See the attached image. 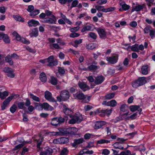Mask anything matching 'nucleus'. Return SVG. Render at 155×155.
<instances>
[{
    "label": "nucleus",
    "mask_w": 155,
    "mask_h": 155,
    "mask_svg": "<svg viewBox=\"0 0 155 155\" xmlns=\"http://www.w3.org/2000/svg\"><path fill=\"white\" fill-rule=\"evenodd\" d=\"M8 95V92L7 91H4L3 92L0 93V97L2 99H5Z\"/></svg>",
    "instance_id": "2f4dec72"
},
{
    "label": "nucleus",
    "mask_w": 155,
    "mask_h": 155,
    "mask_svg": "<svg viewBox=\"0 0 155 155\" xmlns=\"http://www.w3.org/2000/svg\"><path fill=\"white\" fill-rule=\"evenodd\" d=\"M82 42V39L77 40L74 41V43H72L71 45L74 47L77 48L78 46V45L81 44Z\"/></svg>",
    "instance_id": "c85d7f7f"
},
{
    "label": "nucleus",
    "mask_w": 155,
    "mask_h": 155,
    "mask_svg": "<svg viewBox=\"0 0 155 155\" xmlns=\"http://www.w3.org/2000/svg\"><path fill=\"white\" fill-rule=\"evenodd\" d=\"M15 95H12L11 96H9L4 101L3 103L8 106L10 102L15 97Z\"/></svg>",
    "instance_id": "4be33fe9"
},
{
    "label": "nucleus",
    "mask_w": 155,
    "mask_h": 155,
    "mask_svg": "<svg viewBox=\"0 0 155 155\" xmlns=\"http://www.w3.org/2000/svg\"><path fill=\"white\" fill-rule=\"evenodd\" d=\"M115 9V8L114 7L109 8H105L104 12H112Z\"/></svg>",
    "instance_id": "052dcab7"
},
{
    "label": "nucleus",
    "mask_w": 155,
    "mask_h": 155,
    "mask_svg": "<svg viewBox=\"0 0 155 155\" xmlns=\"http://www.w3.org/2000/svg\"><path fill=\"white\" fill-rule=\"evenodd\" d=\"M113 111V109L111 108L110 109H107L101 110L100 111V113L104 114L105 115L107 116L110 115L111 113Z\"/></svg>",
    "instance_id": "a211bd4d"
},
{
    "label": "nucleus",
    "mask_w": 155,
    "mask_h": 155,
    "mask_svg": "<svg viewBox=\"0 0 155 155\" xmlns=\"http://www.w3.org/2000/svg\"><path fill=\"white\" fill-rule=\"evenodd\" d=\"M115 96V94L112 93L109 94H106L105 96V98L107 99H110L113 98Z\"/></svg>",
    "instance_id": "a18cd8bd"
},
{
    "label": "nucleus",
    "mask_w": 155,
    "mask_h": 155,
    "mask_svg": "<svg viewBox=\"0 0 155 155\" xmlns=\"http://www.w3.org/2000/svg\"><path fill=\"white\" fill-rule=\"evenodd\" d=\"M12 35H13L15 37V38L17 40L21 41L22 38H21L20 36L16 32L14 31Z\"/></svg>",
    "instance_id": "79ce46f5"
},
{
    "label": "nucleus",
    "mask_w": 155,
    "mask_h": 155,
    "mask_svg": "<svg viewBox=\"0 0 155 155\" xmlns=\"http://www.w3.org/2000/svg\"><path fill=\"white\" fill-rule=\"evenodd\" d=\"M58 122H59L60 124L64 123L65 120H67L68 119V118L67 116L64 117V118L60 117L58 118Z\"/></svg>",
    "instance_id": "58836bf2"
},
{
    "label": "nucleus",
    "mask_w": 155,
    "mask_h": 155,
    "mask_svg": "<svg viewBox=\"0 0 155 155\" xmlns=\"http://www.w3.org/2000/svg\"><path fill=\"white\" fill-rule=\"evenodd\" d=\"M118 58V55L114 54L111 57H107V61L111 64H114L117 63Z\"/></svg>",
    "instance_id": "39448f33"
},
{
    "label": "nucleus",
    "mask_w": 155,
    "mask_h": 155,
    "mask_svg": "<svg viewBox=\"0 0 155 155\" xmlns=\"http://www.w3.org/2000/svg\"><path fill=\"white\" fill-rule=\"evenodd\" d=\"M139 106L136 105H131L130 106L129 109L130 110L133 112H134L139 109Z\"/></svg>",
    "instance_id": "473e14b6"
},
{
    "label": "nucleus",
    "mask_w": 155,
    "mask_h": 155,
    "mask_svg": "<svg viewBox=\"0 0 155 155\" xmlns=\"http://www.w3.org/2000/svg\"><path fill=\"white\" fill-rule=\"evenodd\" d=\"M29 95L30 97L33 99V100H34V101L37 102L40 101V99L38 97L34 95L31 93H30L29 94Z\"/></svg>",
    "instance_id": "e433bc0d"
},
{
    "label": "nucleus",
    "mask_w": 155,
    "mask_h": 155,
    "mask_svg": "<svg viewBox=\"0 0 155 155\" xmlns=\"http://www.w3.org/2000/svg\"><path fill=\"white\" fill-rule=\"evenodd\" d=\"M25 103L23 102H20L18 103V105L20 109H23L24 107Z\"/></svg>",
    "instance_id": "e2e57ef3"
},
{
    "label": "nucleus",
    "mask_w": 155,
    "mask_h": 155,
    "mask_svg": "<svg viewBox=\"0 0 155 155\" xmlns=\"http://www.w3.org/2000/svg\"><path fill=\"white\" fill-rule=\"evenodd\" d=\"M99 68V66L93 65V64H91L88 67V69L90 71H94Z\"/></svg>",
    "instance_id": "aec40b11"
},
{
    "label": "nucleus",
    "mask_w": 155,
    "mask_h": 155,
    "mask_svg": "<svg viewBox=\"0 0 155 155\" xmlns=\"http://www.w3.org/2000/svg\"><path fill=\"white\" fill-rule=\"evenodd\" d=\"M110 141L107 140L105 139H101L97 141V143L99 144H103L104 143H110Z\"/></svg>",
    "instance_id": "3c124183"
},
{
    "label": "nucleus",
    "mask_w": 155,
    "mask_h": 155,
    "mask_svg": "<svg viewBox=\"0 0 155 155\" xmlns=\"http://www.w3.org/2000/svg\"><path fill=\"white\" fill-rule=\"evenodd\" d=\"M28 24L29 26H36L39 25V22L34 19L29 20L28 22Z\"/></svg>",
    "instance_id": "dca6fc26"
},
{
    "label": "nucleus",
    "mask_w": 155,
    "mask_h": 155,
    "mask_svg": "<svg viewBox=\"0 0 155 155\" xmlns=\"http://www.w3.org/2000/svg\"><path fill=\"white\" fill-rule=\"evenodd\" d=\"M38 29L37 28H35L31 30V32L30 33L29 35L31 37H36L38 35Z\"/></svg>",
    "instance_id": "f3484780"
},
{
    "label": "nucleus",
    "mask_w": 155,
    "mask_h": 155,
    "mask_svg": "<svg viewBox=\"0 0 155 155\" xmlns=\"http://www.w3.org/2000/svg\"><path fill=\"white\" fill-rule=\"evenodd\" d=\"M145 6V5L143 4L142 5H137L135 6L134 10L138 12L143 9Z\"/></svg>",
    "instance_id": "393cba45"
},
{
    "label": "nucleus",
    "mask_w": 155,
    "mask_h": 155,
    "mask_svg": "<svg viewBox=\"0 0 155 155\" xmlns=\"http://www.w3.org/2000/svg\"><path fill=\"white\" fill-rule=\"evenodd\" d=\"M121 143L120 142H116L113 144V146L116 149H119L120 150H123L124 149L123 147L121 145Z\"/></svg>",
    "instance_id": "c756f323"
},
{
    "label": "nucleus",
    "mask_w": 155,
    "mask_h": 155,
    "mask_svg": "<svg viewBox=\"0 0 155 155\" xmlns=\"http://www.w3.org/2000/svg\"><path fill=\"white\" fill-rule=\"evenodd\" d=\"M150 25L146 26L143 29V31L145 33L148 34L150 33L151 30L152 29Z\"/></svg>",
    "instance_id": "72a5a7b5"
},
{
    "label": "nucleus",
    "mask_w": 155,
    "mask_h": 155,
    "mask_svg": "<svg viewBox=\"0 0 155 155\" xmlns=\"http://www.w3.org/2000/svg\"><path fill=\"white\" fill-rule=\"evenodd\" d=\"M41 107L45 109H49L50 106L47 103H44L41 105Z\"/></svg>",
    "instance_id": "603ef678"
},
{
    "label": "nucleus",
    "mask_w": 155,
    "mask_h": 155,
    "mask_svg": "<svg viewBox=\"0 0 155 155\" xmlns=\"http://www.w3.org/2000/svg\"><path fill=\"white\" fill-rule=\"evenodd\" d=\"M45 97L46 99L53 102L55 101L54 99L52 97V94L51 93L47 91L45 92Z\"/></svg>",
    "instance_id": "9b49d317"
},
{
    "label": "nucleus",
    "mask_w": 155,
    "mask_h": 155,
    "mask_svg": "<svg viewBox=\"0 0 155 155\" xmlns=\"http://www.w3.org/2000/svg\"><path fill=\"white\" fill-rule=\"evenodd\" d=\"M34 9V6L32 5H30L28 6L27 10L31 13Z\"/></svg>",
    "instance_id": "0e129e2a"
},
{
    "label": "nucleus",
    "mask_w": 155,
    "mask_h": 155,
    "mask_svg": "<svg viewBox=\"0 0 155 155\" xmlns=\"http://www.w3.org/2000/svg\"><path fill=\"white\" fill-rule=\"evenodd\" d=\"M149 71V67L148 65H143L141 68V73L143 75L147 74Z\"/></svg>",
    "instance_id": "f8f14e48"
},
{
    "label": "nucleus",
    "mask_w": 155,
    "mask_h": 155,
    "mask_svg": "<svg viewBox=\"0 0 155 155\" xmlns=\"http://www.w3.org/2000/svg\"><path fill=\"white\" fill-rule=\"evenodd\" d=\"M131 152L128 150H125L121 152L120 155H130Z\"/></svg>",
    "instance_id": "864d4df0"
},
{
    "label": "nucleus",
    "mask_w": 155,
    "mask_h": 155,
    "mask_svg": "<svg viewBox=\"0 0 155 155\" xmlns=\"http://www.w3.org/2000/svg\"><path fill=\"white\" fill-rule=\"evenodd\" d=\"M68 152V150L66 148H64L61 150V155H66Z\"/></svg>",
    "instance_id": "4d7b16f0"
},
{
    "label": "nucleus",
    "mask_w": 155,
    "mask_h": 155,
    "mask_svg": "<svg viewBox=\"0 0 155 155\" xmlns=\"http://www.w3.org/2000/svg\"><path fill=\"white\" fill-rule=\"evenodd\" d=\"M40 78L42 82H45L47 80L46 76L44 72L41 73L40 75Z\"/></svg>",
    "instance_id": "a878e982"
},
{
    "label": "nucleus",
    "mask_w": 155,
    "mask_h": 155,
    "mask_svg": "<svg viewBox=\"0 0 155 155\" xmlns=\"http://www.w3.org/2000/svg\"><path fill=\"white\" fill-rule=\"evenodd\" d=\"M100 38L105 39L106 37V32L103 29L99 28L97 30Z\"/></svg>",
    "instance_id": "1a4fd4ad"
},
{
    "label": "nucleus",
    "mask_w": 155,
    "mask_h": 155,
    "mask_svg": "<svg viewBox=\"0 0 155 155\" xmlns=\"http://www.w3.org/2000/svg\"><path fill=\"white\" fill-rule=\"evenodd\" d=\"M60 96L62 98L63 101H65L69 98V92L66 90L63 91L61 92Z\"/></svg>",
    "instance_id": "6e6552de"
},
{
    "label": "nucleus",
    "mask_w": 155,
    "mask_h": 155,
    "mask_svg": "<svg viewBox=\"0 0 155 155\" xmlns=\"http://www.w3.org/2000/svg\"><path fill=\"white\" fill-rule=\"evenodd\" d=\"M106 122L105 121H97L95 125V129H97L101 128L102 127L106 124Z\"/></svg>",
    "instance_id": "2eb2a0df"
},
{
    "label": "nucleus",
    "mask_w": 155,
    "mask_h": 155,
    "mask_svg": "<svg viewBox=\"0 0 155 155\" xmlns=\"http://www.w3.org/2000/svg\"><path fill=\"white\" fill-rule=\"evenodd\" d=\"M46 60L47 63H48L47 64L48 66H52L56 65L58 64L57 61L54 60V57L53 56H51L48 59H46Z\"/></svg>",
    "instance_id": "423d86ee"
},
{
    "label": "nucleus",
    "mask_w": 155,
    "mask_h": 155,
    "mask_svg": "<svg viewBox=\"0 0 155 155\" xmlns=\"http://www.w3.org/2000/svg\"><path fill=\"white\" fill-rule=\"evenodd\" d=\"M93 107L90 105H86L84 107V109L85 111H89Z\"/></svg>",
    "instance_id": "69168bd1"
},
{
    "label": "nucleus",
    "mask_w": 155,
    "mask_h": 155,
    "mask_svg": "<svg viewBox=\"0 0 155 155\" xmlns=\"http://www.w3.org/2000/svg\"><path fill=\"white\" fill-rule=\"evenodd\" d=\"M23 145H24L23 144H19L17 146H16L13 149V150H18L22 147L23 146Z\"/></svg>",
    "instance_id": "774afa93"
},
{
    "label": "nucleus",
    "mask_w": 155,
    "mask_h": 155,
    "mask_svg": "<svg viewBox=\"0 0 155 155\" xmlns=\"http://www.w3.org/2000/svg\"><path fill=\"white\" fill-rule=\"evenodd\" d=\"M117 102L114 100H112L110 101H109V106L112 107H114L116 106L117 104Z\"/></svg>",
    "instance_id": "37998d69"
},
{
    "label": "nucleus",
    "mask_w": 155,
    "mask_h": 155,
    "mask_svg": "<svg viewBox=\"0 0 155 155\" xmlns=\"http://www.w3.org/2000/svg\"><path fill=\"white\" fill-rule=\"evenodd\" d=\"M68 139L67 138L62 137L54 140L53 142H54L55 141H58L60 143L64 144L68 142Z\"/></svg>",
    "instance_id": "4468645a"
},
{
    "label": "nucleus",
    "mask_w": 155,
    "mask_h": 155,
    "mask_svg": "<svg viewBox=\"0 0 155 155\" xmlns=\"http://www.w3.org/2000/svg\"><path fill=\"white\" fill-rule=\"evenodd\" d=\"M95 8L98 11H102L104 12V6L101 5H96L95 6Z\"/></svg>",
    "instance_id": "6e6d98bb"
},
{
    "label": "nucleus",
    "mask_w": 155,
    "mask_h": 155,
    "mask_svg": "<svg viewBox=\"0 0 155 155\" xmlns=\"http://www.w3.org/2000/svg\"><path fill=\"white\" fill-rule=\"evenodd\" d=\"M89 36L92 38L95 39L97 38V35L95 33L93 32H90L89 33Z\"/></svg>",
    "instance_id": "13d9d810"
},
{
    "label": "nucleus",
    "mask_w": 155,
    "mask_h": 155,
    "mask_svg": "<svg viewBox=\"0 0 155 155\" xmlns=\"http://www.w3.org/2000/svg\"><path fill=\"white\" fill-rule=\"evenodd\" d=\"M149 35L152 39L155 38V28H152L149 33Z\"/></svg>",
    "instance_id": "c03bdc74"
},
{
    "label": "nucleus",
    "mask_w": 155,
    "mask_h": 155,
    "mask_svg": "<svg viewBox=\"0 0 155 155\" xmlns=\"http://www.w3.org/2000/svg\"><path fill=\"white\" fill-rule=\"evenodd\" d=\"M39 13V11L38 10H35L33 11L31 13H30V15L31 16H34L35 15L38 14Z\"/></svg>",
    "instance_id": "5fc2aeb1"
},
{
    "label": "nucleus",
    "mask_w": 155,
    "mask_h": 155,
    "mask_svg": "<svg viewBox=\"0 0 155 155\" xmlns=\"http://www.w3.org/2000/svg\"><path fill=\"white\" fill-rule=\"evenodd\" d=\"M64 112L65 114L69 116V117L70 115H71V114L73 113L72 110L67 107H65L64 109Z\"/></svg>",
    "instance_id": "5701e85b"
},
{
    "label": "nucleus",
    "mask_w": 155,
    "mask_h": 155,
    "mask_svg": "<svg viewBox=\"0 0 155 155\" xmlns=\"http://www.w3.org/2000/svg\"><path fill=\"white\" fill-rule=\"evenodd\" d=\"M146 78L141 77L139 78L137 80L134 81L132 83V86L134 88L143 85L147 83Z\"/></svg>",
    "instance_id": "7ed1b4c3"
},
{
    "label": "nucleus",
    "mask_w": 155,
    "mask_h": 155,
    "mask_svg": "<svg viewBox=\"0 0 155 155\" xmlns=\"http://www.w3.org/2000/svg\"><path fill=\"white\" fill-rule=\"evenodd\" d=\"M43 141V138H41L38 140H37V148L38 149L37 150L39 151L40 150V149L41 148H42V147H41V146L42 143Z\"/></svg>",
    "instance_id": "bb28decb"
},
{
    "label": "nucleus",
    "mask_w": 155,
    "mask_h": 155,
    "mask_svg": "<svg viewBox=\"0 0 155 155\" xmlns=\"http://www.w3.org/2000/svg\"><path fill=\"white\" fill-rule=\"evenodd\" d=\"M83 141V139L81 138L75 140H74V143L72 144V146L73 147H76L77 145L82 143Z\"/></svg>",
    "instance_id": "b1692460"
},
{
    "label": "nucleus",
    "mask_w": 155,
    "mask_h": 155,
    "mask_svg": "<svg viewBox=\"0 0 155 155\" xmlns=\"http://www.w3.org/2000/svg\"><path fill=\"white\" fill-rule=\"evenodd\" d=\"M50 82L52 84L56 85L57 84L58 81L57 79L54 77L51 76Z\"/></svg>",
    "instance_id": "4c0bfd02"
},
{
    "label": "nucleus",
    "mask_w": 155,
    "mask_h": 155,
    "mask_svg": "<svg viewBox=\"0 0 155 155\" xmlns=\"http://www.w3.org/2000/svg\"><path fill=\"white\" fill-rule=\"evenodd\" d=\"M93 153V151L92 150L89 151L86 149H84L80 151V153L83 154L86 153L87 154H92Z\"/></svg>",
    "instance_id": "7c9ffc66"
},
{
    "label": "nucleus",
    "mask_w": 155,
    "mask_h": 155,
    "mask_svg": "<svg viewBox=\"0 0 155 155\" xmlns=\"http://www.w3.org/2000/svg\"><path fill=\"white\" fill-rule=\"evenodd\" d=\"M84 137L85 139L89 140L91 138H93L94 137V136L92 134L87 133L84 135Z\"/></svg>",
    "instance_id": "49530a36"
},
{
    "label": "nucleus",
    "mask_w": 155,
    "mask_h": 155,
    "mask_svg": "<svg viewBox=\"0 0 155 155\" xmlns=\"http://www.w3.org/2000/svg\"><path fill=\"white\" fill-rule=\"evenodd\" d=\"M96 48V45L94 43H91L87 45L86 48L88 49L92 50Z\"/></svg>",
    "instance_id": "a19ab883"
},
{
    "label": "nucleus",
    "mask_w": 155,
    "mask_h": 155,
    "mask_svg": "<svg viewBox=\"0 0 155 155\" xmlns=\"http://www.w3.org/2000/svg\"><path fill=\"white\" fill-rule=\"evenodd\" d=\"M78 2L77 0H75L73 1L71 6V8H72L73 7H76L77 5H78Z\"/></svg>",
    "instance_id": "bf43d9fd"
},
{
    "label": "nucleus",
    "mask_w": 155,
    "mask_h": 155,
    "mask_svg": "<svg viewBox=\"0 0 155 155\" xmlns=\"http://www.w3.org/2000/svg\"><path fill=\"white\" fill-rule=\"evenodd\" d=\"M70 117L71 118L69 122L70 124L78 123L81 122L83 120L82 115L80 114H76L74 115H70Z\"/></svg>",
    "instance_id": "f03ea898"
},
{
    "label": "nucleus",
    "mask_w": 155,
    "mask_h": 155,
    "mask_svg": "<svg viewBox=\"0 0 155 155\" xmlns=\"http://www.w3.org/2000/svg\"><path fill=\"white\" fill-rule=\"evenodd\" d=\"M13 17L16 21H24V19L20 16L17 15H13Z\"/></svg>",
    "instance_id": "09e8293b"
},
{
    "label": "nucleus",
    "mask_w": 155,
    "mask_h": 155,
    "mask_svg": "<svg viewBox=\"0 0 155 155\" xmlns=\"http://www.w3.org/2000/svg\"><path fill=\"white\" fill-rule=\"evenodd\" d=\"M51 124L52 125L56 127L60 125L57 117L54 118L52 119Z\"/></svg>",
    "instance_id": "412c9836"
},
{
    "label": "nucleus",
    "mask_w": 155,
    "mask_h": 155,
    "mask_svg": "<svg viewBox=\"0 0 155 155\" xmlns=\"http://www.w3.org/2000/svg\"><path fill=\"white\" fill-rule=\"evenodd\" d=\"M105 78L102 75L97 76L95 78L94 83L96 84H99L102 83L104 81Z\"/></svg>",
    "instance_id": "9d476101"
},
{
    "label": "nucleus",
    "mask_w": 155,
    "mask_h": 155,
    "mask_svg": "<svg viewBox=\"0 0 155 155\" xmlns=\"http://www.w3.org/2000/svg\"><path fill=\"white\" fill-rule=\"evenodd\" d=\"M43 22L53 24L54 22V20L51 18H48L45 20Z\"/></svg>",
    "instance_id": "de8ad7c7"
},
{
    "label": "nucleus",
    "mask_w": 155,
    "mask_h": 155,
    "mask_svg": "<svg viewBox=\"0 0 155 155\" xmlns=\"http://www.w3.org/2000/svg\"><path fill=\"white\" fill-rule=\"evenodd\" d=\"M92 27L91 25H87L83 27L81 29V31L82 32H84L86 31H91L92 30Z\"/></svg>",
    "instance_id": "cd10ccee"
},
{
    "label": "nucleus",
    "mask_w": 155,
    "mask_h": 155,
    "mask_svg": "<svg viewBox=\"0 0 155 155\" xmlns=\"http://www.w3.org/2000/svg\"><path fill=\"white\" fill-rule=\"evenodd\" d=\"M107 2V0H97V3L99 5H102L106 4Z\"/></svg>",
    "instance_id": "338daca9"
},
{
    "label": "nucleus",
    "mask_w": 155,
    "mask_h": 155,
    "mask_svg": "<svg viewBox=\"0 0 155 155\" xmlns=\"http://www.w3.org/2000/svg\"><path fill=\"white\" fill-rule=\"evenodd\" d=\"M5 59V61L8 62L10 65L12 66L13 64V61L10 55H8L6 56Z\"/></svg>",
    "instance_id": "6ab92c4d"
},
{
    "label": "nucleus",
    "mask_w": 155,
    "mask_h": 155,
    "mask_svg": "<svg viewBox=\"0 0 155 155\" xmlns=\"http://www.w3.org/2000/svg\"><path fill=\"white\" fill-rule=\"evenodd\" d=\"M73 97L75 99L82 100L81 102L83 103L88 102L91 97L90 96H89L87 98L83 93L79 91L74 94Z\"/></svg>",
    "instance_id": "f257e3e1"
},
{
    "label": "nucleus",
    "mask_w": 155,
    "mask_h": 155,
    "mask_svg": "<svg viewBox=\"0 0 155 155\" xmlns=\"http://www.w3.org/2000/svg\"><path fill=\"white\" fill-rule=\"evenodd\" d=\"M3 71L6 73H11V72H14V70L9 67H5L3 68Z\"/></svg>",
    "instance_id": "f704fd0d"
},
{
    "label": "nucleus",
    "mask_w": 155,
    "mask_h": 155,
    "mask_svg": "<svg viewBox=\"0 0 155 155\" xmlns=\"http://www.w3.org/2000/svg\"><path fill=\"white\" fill-rule=\"evenodd\" d=\"M29 149L26 147H24L22 148L21 152V155H24L28 153Z\"/></svg>",
    "instance_id": "8fccbe9b"
},
{
    "label": "nucleus",
    "mask_w": 155,
    "mask_h": 155,
    "mask_svg": "<svg viewBox=\"0 0 155 155\" xmlns=\"http://www.w3.org/2000/svg\"><path fill=\"white\" fill-rule=\"evenodd\" d=\"M78 84L79 87L84 91L89 90L90 89L89 86L84 82L79 81Z\"/></svg>",
    "instance_id": "0eeeda50"
},
{
    "label": "nucleus",
    "mask_w": 155,
    "mask_h": 155,
    "mask_svg": "<svg viewBox=\"0 0 155 155\" xmlns=\"http://www.w3.org/2000/svg\"><path fill=\"white\" fill-rule=\"evenodd\" d=\"M130 48L131 50L134 51L138 52L139 50L143 51L144 49V46L141 44L140 45H139L138 44H135L134 45H133L131 46H128L127 47V49L128 48Z\"/></svg>",
    "instance_id": "20e7f679"
},
{
    "label": "nucleus",
    "mask_w": 155,
    "mask_h": 155,
    "mask_svg": "<svg viewBox=\"0 0 155 155\" xmlns=\"http://www.w3.org/2000/svg\"><path fill=\"white\" fill-rule=\"evenodd\" d=\"M121 7L124 10L126 11L129 9L130 6L124 3L123 5H122V6Z\"/></svg>",
    "instance_id": "680f3d73"
},
{
    "label": "nucleus",
    "mask_w": 155,
    "mask_h": 155,
    "mask_svg": "<svg viewBox=\"0 0 155 155\" xmlns=\"http://www.w3.org/2000/svg\"><path fill=\"white\" fill-rule=\"evenodd\" d=\"M3 39L5 43H9L10 42V39L8 35L6 34H4Z\"/></svg>",
    "instance_id": "c9c22d12"
},
{
    "label": "nucleus",
    "mask_w": 155,
    "mask_h": 155,
    "mask_svg": "<svg viewBox=\"0 0 155 155\" xmlns=\"http://www.w3.org/2000/svg\"><path fill=\"white\" fill-rule=\"evenodd\" d=\"M17 107L15 104H13L10 108V111L12 113L15 112L17 109Z\"/></svg>",
    "instance_id": "ea45409f"
},
{
    "label": "nucleus",
    "mask_w": 155,
    "mask_h": 155,
    "mask_svg": "<svg viewBox=\"0 0 155 155\" xmlns=\"http://www.w3.org/2000/svg\"><path fill=\"white\" fill-rule=\"evenodd\" d=\"M53 150L52 149L48 147H46L45 150L40 153V155H51Z\"/></svg>",
    "instance_id": "ddd939ff"
}]
</instances>
